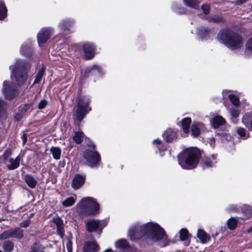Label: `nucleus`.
Segmentation results:
<instances>
[{"label":"nucleus","instance_id":"nucleus-1","mask_svg":"<svg viewBox=\"0 0 252 252\" xmlns=\"http://www.w3.org/2000/svg\"><path fill=\"white\" fill-rule=\"evenodd\" d=\"M128 235L132 241L145 238L154 242H159L162 247L167 246L169 243L163 229L158 223L154 222L134 226L129 230Z\"/></svg>","mask_w":252,"mask_h":252},{"label":"nucleus","instance_id":"nucleus-2","mask_svg":"<svg viewBox=\"0 0 252 252\" xmlns=\"http://www.w3.org/2000/svg\"><path fill=\"white\" fill-rule=\"evenodd\" d=\"M217 38L220 43L231 50H240L243 47V37L229 29L220 30Z\"/></svg>","mask_w":252,"mask_h":252},{"label":"nucleus","instance_id":"nucleus-3","mask_svg":"<svg viewBox=\"0 0 252 252\" xmlns=\"http://www.w3.org/2000/svg\"><path fill=\"white\" fill-rule=\"evenodd\" d=\"M31 68L30 63L27 61L17 60L14 65L9 66L11 78L18 86L23 85L28 79V72Z\"/></svg>","mask_w":252,"mask_h":252},{"label":"nucleus","instance_id":"nucleus-4","mask_svg":"<svg viewBox=\"0 0 252 252\" xmlns=\"http://www.w3.org/2000/svg\"><path fill=\"white\" fill-rule=\"evenodd\" d=\"M200 156L198 149H187L178 156L179 164L183 169H193L197 165Z\"/></svg>","mask_w":252,"mask_h":252},{"label":"nucleus","instance_id":"nucleus-5","mask_svg":"<svg viewBox=\"0 0 252 252\" xmlns=\"http://www.w3.org/2000/svg\"><path fill=\"white\" fill-rule=\"evenodd\" d=\"M76 208L79 214L83 216H94L99 213V210L98 204L91 197L82 198Z\"/></svg>","mask_w":252,"mask_h":252},{"label":"nucleus","instance_id":"nucleus-6","mask_svg":"<svg viewBox=\"0 0 252 252\" xmlns=\"http://www.w3.org/2000/svg\"><path fill=\"white\" fill-rule=\"evenodd\" d=\"M90 98L88 96L81 95L78 97L77 109L74 114V122L79 125L86 115L91 110L89 106Z\"/></svg>","mask_w":252,"mask_h":252},{"label":"nucleus","instance_id":"nucleus-7","mask_svg":"<svg viewBox=\"0 0 252 252\" xmlns=\"http://www.w3.org/2000/svg\"><path fill=\"white\" fill-rule=\"evenodd\" d=\"M83 156L91 167L97 166L100 162V156L97 151L87 150L85 151Z\"/></svg>","mask_w":252,"mask_h":252},{"label":"nucleus","instance_id":"nucleus-8","mask_svg":"<svg viewBox=\"0 0 252 252\" xmlns=\"http://www.w3.org/2000/svg\"><path fill=\"white\" fill-rule=\"evenodd\" d=\"M2 92L8 99H13L17 94L16 86L7 81H4L3 83Z\"/></svg>","mask_w":252,"mask_h":252},{"label":"nucleus","instance_id":"nucleus-9","mask_svg":"<svg viewBox=\"0 0 252 252\" xmlns=\"http://www.w3.org/2000/svg\"><path fill=\"white\" fill-rule=\"evenodd\" d=\"M107 224L105 220H89L87 221L86 225L87 229L89 232L96 231L97 229H101ZM101 231H100V233Z\"/></svg>","mask_w":252,"mask_h":252},{"label":"nucleus","instance_id":"nucleus-10","mask_svg":"<svg viewBox=\"0 0 252 252\" xmlns=\"http://www.w3.org/2000/svg\"><path fill=\"white\" fill-rule=\"evenodd\" d=\"M52 33V30L50 28H42L38 32L37 37L39 46L45 43Z\"/></svg>","mask_w":252,"mask_h":252},{"label":"nucleus","instance_id":"nucleus-11","mask_svg":"<svg viewBox=\"0 0 252 252\" xmlns=\"http://www.w3.org/2000/svg\"><path fill=\"white\" fill-rule=\"evenodd\" d=\"M73 23L74 21L72 19H67L61 21L58 26L63 34L67 35L71 33L70 28Z\"/></svg>","mask_w":252,"mask_h":252},{"label":"nucleus","instance_id":"nucleus-12","mask_svg":"<svg viewBox=\"0 0 252 252\" xmlns=\"http://www.w3.org/2000/svg\"><path fill=\"white\" fill-rule=\"evenodd\" d=\"M83 51L85 58L87 60H90L94 55L95 46L92 43L86 42L83 45Z\"/></svg>","mask_w":252,"mask_h":252},{"label":"nucleus","instance_id":"nucleus-13","mask_svg":"<svg viewBox=\"0 0 252 252\" xmlns=\"http://www.w3.org/2000/svg\"><path fill=\"white\" fill-rule=\"evenodd\" d=\"M20 162V158L18 156L15 158H9L5 161V164L8 169L12 170L17 168L19 166Z\"/></svg>","mask_w":252,"mask_h":252},{"label":"nucleus","instance_id":"nucleus-14","mask_svg":"<svg viewBox=\"0 0 252 252\" xmlns=\"http://www.w3.org/2000/svg\"><path fill=\"white\" fill-rule=\"evenodd\" d=\"M216 158V155H212L211 157L205 158L201 163L202 167L205 168L214 166L217 163Z\"/></svg>","mask_w":252,"mask_h":252},{"label":"nucleus","instance_id":"nucleus-15","mask_svg":"<svg viewBox=\"0 0 252 252\" xmlns=\"http://www.w3.org/2000/svg\"><path fill=\"white\" fill-rule=\"evenodd\" d=\"M85 178V176L76 174L72 180V188L74 189H78L80 188L84 184Z\"/></svg>","mask_w":252,"mask_h":252},{"label":"nucleus","instance_id":"nucleus-16","mask_svg":"<svg viewBox=\"0 0 252 252\" xmlns=\"http://www.w3.org/2000/svg\"><path fill=\"white\" fill-rule=\"evenodd\" d=\"M197 34L202 40H205L213 34V32L211 30L201 27L197 29Z\"/></svg>","mask_w":252,"mask_h":252},{"label":"nucleus","instance_id":"nucleus-17","mask_svg":"<svg viewBox=\"0 0 252 252\" xmlns=\"http://www.w3.org/2000/svg\"><path fill=\"white\" fill-rule=\"evenodd\" d=\"M99 246L94 242H86L84 244V252H98Z\"/></svg>","mask_w":252,"mask_h":252},{"label":"nucleus","instance_id":"nucleus-18","mask_svg":"<svg viewBox=\"0 0 252 252\" xmlns=\"http://www.w3.org/2000/svg\"><path fill=\"white\" fill-rule=\"evenodd\" d=\"M20 52L25 57H31L32 53L31 42L29 41L28 43H24L21 46Z\"/></svg>","mask_w":252,"mask_h":252},{"label":"nucleus","instance_id":"nucleus-19","mask_svg":"<svg viewBox=\"0 0 252 252\" xmlns=\"http://www.w3.org/2000/svg\"><path fill=\"white\" fill-rule=\"evenodd\" d=\"M204 127V125L202 123L194 122L191 128L192 135L195 137L198 136L200 133V130Z\"/></svg>","mask_w":252,"mask_h":252},{"label":"nucleus","instance_id":"nucleus-20","mask_svg":"<svg viewBox=\"0 0 252 252\" xmlns=\"http://www.w3.org/2000/svg\"><path fill=\"white\" fill-rule=\"evenodd\" d=\"M162 136L167 142H170L176 137V132L173 129L169 128L164 132Z\"/></svg>","mask_w":252,"mask_h":252},{"label":"nucleus","instance_id":"nucleus-21","mask_svg":"<svg viewBox=\"0 0 252 252\" xmlns=\"http://www.w3.org/2000/svg\"><path fill=\"white\" fill-rule=\"evenodd\" d=\"M243 124L252 131V112L246 113L242 118Z\"/></svg>","mask_w":252,"mask_h":252},{"label":"nucleus","instance_id":"nucleus-22","mask_svg":"<svg viewBox=\"0 0 252 252\" xmlns=\"http://www.w3.org/2000/svg\"><path fill=\"white\" fill-rule=\"evenodd\" d=\"M101 68L100 66L97 65H94L92 66L88 67L85 70L86 74L88 76L90 73L92 74L100 75L101 74Z\"/></svg>","mask_w":252,"mask_h":252},{"label":"nucleus","instance_id":"nucleus-23","mask_svg":"<svg viewBox=\"0 0 252 252\" xmlns=\"http://www.w3.org/2000/svg\"><path fill=\"white\" fill-rule=\"evenodd\" d=\"M6 103L0 98V121L5 120L7 117L6 114Z\"/></svg>","mask_w":252,"mask_h":252},{"label":"nucleus","instance_id":"nucleus-24","mask_svg":"<svg viewBox=\"0 0 252 252\" xmlns=\"http://www.w3.org/2000/svg\"><path fill=\"white\" fill-rule=\"evenodd\" d=\"M225 122L224 119L220 116L215 117L212 120V125L214 128H216L220 126L223 125Z\"/></svg>","mask_w":252,"mask_h":252},{"label":"nucleus","instance_id":"nucleus-25","mask_svg":"<svg viewBox=\"0 0 252 252\" xmlns=\"http://www.w3.org/2000/svg\"><path fill=\"white\" fill-rule=\"evenodd\" d=\"M197 237L203 244L207 243L210 239L209 235L207 234L204 230L201 229L198 230Z\"/></svg>","mask_w":252,"mask_h":252},{"label":"nucleus","instance_id":"nucleus-26","mask_svg":"<svg viewBox=\"0 0 252 252\" xmlns=\"http://www.w3.org/2000/svg\"><path fill=\"white\" fill-rule=\"evenodd\" d=\"M180 239L182 241H184V245L186 246L189 245L190 241L188 240L189 233L186 229L182 228L180 232Z\"/></svg>","mask_w":252,"mask_h":252},{"label":"nucleus","instance_id":"nucleus-27","mask_svg":"<svg viewBox=\"0 0 252 252\" xmlns=\"http://www.w3.org/2000/svg\"><path fill=\"white\" fill-rule=\"evenodd\" d=\"M153 144L154 145L157 146V148L158 149L159 152L160 154V156H162L163 154H162V152L166 151L167 149V145H163L162 143V141L159 139H155L153 141Z\"/></svg>","mask_w":252,"mask_h":252},{"label":"nucleus","instance_id":"nucleus-28","mask_svg":"<svg viewBox=\"0 0 252 252\" xmlns=\"http://www.w3.org/2000/svg\"><path fill=\"white\" fill-rule=\"evenodd\" d=\"M115 247L118 249L127 250L129 248V246L127 240L121 239L115 242Z\"/></svg>","mask_w":252,"mask_h":252},{"label":"nucleus","instance_id":"nucleus-29","mask_svg":"<svg viewBox=\"0 0 252 252\" xmlns=\"http://www.w3.org/2000/svg\"><path fill=\"white\" fill-rule=\"evenodd\" d=\"M230 115H231V121L234 123L236 124L237 122V118L239 117L240 114V111L237 109L235 108H230L228 109Z\"/></svg>","mask_w":252,"mask_h":252},{"label":"nucleus","instance_id":"nucleus-30","mask_svg":"<svg viewBox=\"0 0 252 252\" xmlns=\"http://www.w3.org/2000/svg\"><path fill=\"white\" fill-rule=\"evenodd\" d=\"M244 55L247 57L252 56V37L250 38L246 43Z\"/></svg>","mask_w":252,"mask_h":252},{"label":"nucleus","instance_id":"nucleus-31","mask_svg":"<svg viewBox=\"0 0 252 252\" xmlns=\"http://www.w3.org/2000/svg\"><path fill=\"white\" fill-rule=\"evenodd\" d=\"M25 182L28 186L31 188H35L37 184V181L34 178L29 174L25 176Z\"/></svg>","mask_w":252,"mask_h":252},{"label":"nucleus","instance_id":"nucleus-32","mask_svg":"<svg viewBox=\"0 0 252 252\" xmlns=\"http://www.w3.org/2000/svg\"><path fill=\"white\" fill-rule=\"evenodd\" d=\"M11 238H21L23 237V231L20 228L17 227L10 229Z\"/></svg>","mask_w":252,"mask_h":252},{"label":"nucleus","instance_id":"nucleus-33","mask_svg":"<svg viewBox=\"0 0 252 252\" xmlns=\"http://www.w3.org/2000/svg\"><path fill=\"white\" fill-rule=\"evenodd\" d=\"M76 199V195H73L72 196H70L66 198L62 202V204L64 207L71 206L74 204Z\"/></svg>","mask_w":252,"mask_h":252},{"label":"nucleus","instance_id":"nucleus-34","mask_svg":"<svg viewBox=\"0 0 252 252\" xmlns=\"http://www.w3.org/2000/svg\"><path fill=\"white\" fill-rule=\"evenodd\" d=\"M184 3L191 8L197 9L199 7L200 1L199 0H183Z\"/></svg>","mask_w":252,"mask_h":252},{"label":"nucleus","instance_id":"nucleus-35","mask_svg":"<svg viewBox=\"0 0 252 252\" xmlns=\"http://www.w3.org/2000/svg\"><path fill=\"white\" fill-rule=\"evenodd\" d=\"M50 151L52 154L53 158L56 160L60 158L61 155V149L58 147H52L50 148Z\"/></svg>","mask_w":252,"mask_h":252},{"label":"nucleus","instance_id":"nucleus-36","mask_svg":"<svg viewBox=\"0 0 252 252\" xmlns=\"http://www.w3.org/2000/svg\"><path fill=\"white\" fill-rule=\"evenodd\" d=\"M191 120L189 118H185L182 120V126L183 131L185 133H187L189 131V128Z\"/></svg>","mask_w":252,"mask_h":252},{"label":"nucleus","instance_id":"nucleus-37","mask_svg":"<svg viewBox=\"0 0 252 252\" xmlns=\"http://www.w3.org/2000/svg\"><path fill=\"white\" fill-rule=\"evenodd\" d=\"M85 135L82 131L75 132L73 139L76 144H80L83 140Z\"/></svg>","mask_w":252,"mask_h":252},{"label":"nucleus","instance_id":"nucleus-38","mask_svg":"<svg viewBox=\"0 0 252 252\" xmlns=\"http://www.w3.org/2000/svg\"><path fill=\"white\" fill-rule=\"evenodd\" d=\"M238 221L236 218H231L227 221V225L228 228L230 230L235 229L238 224Z\"/></svg>","mask_w":252,"mask_h":252},{"label":"nucleus","instance_id":"nucleus-39","mask_svg":"<svg viewBox=\"0 0 252 252\" xmlns=\"http://www.w3.org/2000/svg\"><path fill=\"white\" fill-rule=\"evenodd\" d=\"M7 11L4 2L2 0H0V20H2L6 17Z\"/></svg>","mask_w":252,"mask_h":252},{"label":"nucleus","instance_id":"nucleus-40","mask_svg":"<svg viewBox=\"0 0 252 252\" xmlns=\"http://www.w3.org/2000/svg\"><path fill=\"white\" fill-rule=\"evenodd\" d=\"M207 20L209 22L219 23L223 21V17L221 15H214L207 17Z\"/></svg>","mask_w":252,"mask_h":252},{"label":"nucleus","instance_id":"nucleus-41","mask_svg":"<svg viewBox=\"0 0 252 252\" xmlns=\"http://www.w3.org/2000/svg\"><path fill=\"white\" fill-rule=\"evenodd\" d=\"M2 248L5 252H10L14 248V244L10 241H6L4 242Z\"/></svg>","mask_w":252,"mask_h":252},{"label":"nucleus","instance_id":"nucleus-42","mask_svg":"<svg viewBox=\"0 0 252 252\" xmlns=\"http://www.w3.org/2000/svg\"><path fill=\"white\" fill-rule=\"evenodd\" d=\"M44 70L45 69L43 67L39 69L38 71L35 76V78L33 82V85L40 82L44 74Z\"/></svg>","mask_w":252,"mask_h":252},{"label":"nucleus","instance_id":"nucleus-43","mask_svg":"<svg viewBox=\"0 0 252 252\" xmlns=\"http://www.w3.org/2000/svg\"><path fill=\"white\" fill-rule=\"evenodd\" d=\"M237 133L243 139H246L249 137V133L244 128H238L237 130Z\"/></svg>","mask_w":252,"mask_h":252},{"label":"nucleus","instance_id":"nucleus-44","mask_svg":"<svg viewBox=\"0 0 252 252\" xmlns=\"http://www.w3.org/2000/svg\"><path fill=\"white\" fill-rule=\"evenodd\" d=\"M228 97L231 103L235 106H238L240 104V101L238 97L233 94H230L228 95Z\"/></svg>","mask_w":252,"mask_h":252},{"label":"nucleus","instance_id":"nucleus-45","mask_svg":"<svg viewBox=\"0 0 252 252\" xmlns=\"http://www.w3.org/2000/svg\"><path fill=\"white\" fill-rule=\"evenodd\" d=\"M11 238L10 229L6 230L0 235V240H3Z\"/></svg>","mask_w":252,"mask_h":252},{"label":"nucleus","instance_id":"nucleus-46","mask_svg":"<svg viewBox=\"0 0 252 252\" xmlns=\"http://www.w3.org/2000/svg\"><path fill=\"white\" fill-rule=\"evenodd\" d=\"M12 154L11 150L10 149H7L5 150L3 154V158L4 161L7 160Z\"/></svg>","mask_w":252,"mask_h":252},{"label":"nucleus","instance_id":"nucleus-47","mask_svg":"<svg viewBox=\"0 0 252 252\" xmlns=\"http://www.w3.org/2000/svg\"><path fill=\"white\" fill-rule=\"evenodd\" d=\"M53 222L56 224L57 227L63 225V221L62 220L58 217L54 218Z\"/></svg>","mask_w":252,"mask_h":252},{"label":"nucleus","instance_id":"nucleus-48","mask_svg":"<svg viewBox=\"0 0 252 252\" xmlns=\"http://www.w3.org/2000/svg\"><path fill=\"white\" fill-rule=\"evenodd\" d=\"M227 210L229 212H237L239 210V207L237 205L231 204L228 206L227 208Z\"/></svg>","mask_w":252,"mask_h":252},{"label":"nucleus","instance_id":"nucleus-49","mask_svg":"<svg viewBox=\"0 0 252 252\" xmlns=\"http://www.w3.org/2000/svg\"><path fill=\"white\" fill-rule=\"evenodd\" d=\"M72 242L69 237L67 238L66 242V247L67 250L68 252H72Z\"/></svg>","mask_w":252,"mask_h":252},{"label":"nucleus","instance_id":"nucleus-50","mask_svg":"<svg viewBox=\"0 0 252 252\" xmlns=\"http://www.w3.org/2000/svg\"><path fill=\"white\" fill-rule=\"evenodd\" d=\"M201 9H202V10L203 11V13L205 15H207L210 12V6L208 4H204L202 5Z\"/></svg>","mask_w":252,"mask_h":252},{"label":"nucleus","instance_id":"nucleus-51","mask_svg":"<svg viewBox=\"0 0 252 252\" xmlns=\"http://www.w3.org/2000/svg\"><path fill=\"white\" fill-rule=\"evenodd\" d=\"M47 104V101L45 99H42L39 103L38 108L40 109L44 108Z\"/></svg>","mask_w":252,"mask_h":252},{"label":"nucleus","instance_id":"nucleus-52","mask_svg":"<svg viewBox=\"0 0 252 252\" xmlns=\"http://www.w3.org/2000/svg\"><path fill=\"white\" fill-rule=\"evenodd\" d=\"M58 234L61 237H63L64 235V229L63 225L57 227Z\"/></svg>","mask_w":252,"mask_h":252},{"label":"nucleus","instance_id":"nucleus-53","mask_svg":"<svg viewBox=\"0 0 252 252\" xmlns=\"http://www.w3.org/2000/svg\"><path fill=\"white\" fill-rule=\"evenodd\" d=\"M30 221L29 220H27L22 222L21 224V226L23 227H27L30 224Z\"/></svg>","mask_w":252,"mask_h":252},{"label":"nucleus","instance_id":"nucleus-54","mask_svg":"<svg viewBox=\"0 0 252 252\" xmlns=\"http://www.w3.org/2000/svg\"><path fill=\"white\" fill-rule=\"evenodd\" d=\"M21 138L23 141V144L25 145L27 140V135L25 133H23Z\"/></svg>","mask_w":252,"mask_h":252},{"label":"nucleus","instance_id":"nucleus-55","mask_svg":"<svg viewBox=\"0 0 252 252\" xmlns=\"http://www.w3.org/2000/svg\"><path fill=\"white\" fill-rule=\"evenodd\" d=\"M38 245L36 244H34L32 247V252H38L36 248Z\"/></svg>","mask_w":252,"mask_h":252},{"label":"nucleus","instance_id":"nucleus-56","mask_svg":"<svg viewBox=\"0 0 252 252\" xmlns=\"http://www.w3.org/2000/svg\"><path fill=\"white\" fill-rule=\"evenodd\" d=\"M246 210L250 213L252 214V206H246Z\"/></svg>","mask_w":252,"mask_h":252},{"label":"nucleus","instance_id":"nucleus-57","mask_svg":"<svg viewBox=\"0 0 252 252\" xmlns=\"http://www.w3.org/2000/svg\"><path fill=\"white\" fill-rule=\"evenodd\" d=\"M210 143L211 146L213 147L215 144V139L214 138H211L210 139Z\"/></svg>","mask_w":252,"mask_h":252},{"label":"nucleus","instance_id":"nucleus-58","mask_svg":"<svg viewBox=\"0 0 252 252\" xmlns=\"http://www.w3.org/2000/svg\"><path fill=\"white\" fill-rule=\"evenodd\" d=\"M247 232L248 233H252V226L250 228H249L248 229H247Z\"/></svg>","mask_w":252,"mask_h":252},{"label":"nucleus","instance_id":"nucleus-59","mask_svg":"<svg viewBox=\"0 0 252 252\" xmlns=\"http://www.w3.org/2000/svg\"><path fill=\"white\" fill-rule=\"evenodd\" d=\"M229 93V91H223L222 92L223 96H224L226 95V94Z\"/></svg>","mask_w":252,"mask_h":252},{"label":"nucleus","instance_id":"nucleus-60","mask_svg":"<svg viewBox=\"0 0 252 252\" xmlns=\"http://www.w3.org/2000/svg\"><path fill=\"white\" fill-rule=\"evenodd\" d=\"M60 165L62 166V167H63L65 165V162L64 161H60Z\"/></svg>","mask_w":252,"mask_h":252},{"label":"nucleus","instance_id":"nucleus-61","mask_svg":"<svg viewBox=\"0 0 252 252\" xmlns=\"http://www.w3.org/2000/svg\"><path fill=\"white\" fill-rule=\"evenodd\" d=\"M112 252V250L110 249H106L104 252Z\"/></svg>","mask_w":252,"mask_h":252},{"label":"nucleus","instance_id":"nucleus-62","mask_svg":"<svg viewBox=\"0 0 252 252\" xmlns=\"http://www.w3.org/2000/svg\"><path fill=\"white\" fill-rule=\"evenodd\" d=\"M174 10L176 12H178V13H183V12H182L181 11H178L177 9H175V8H174Z\"/></svg>","mask_w":252,"mask_h":252},{"label":"nucleus","instance_id":"nucleus-63","mask_svg":"<svg viewBox=\"0 0 252 252\" xmlns=\"http://www.w3.org/2000/svg\"><path fill=\"white\" fill-rule=\"evenodd\" d=\"M222 252V251H219V252Z\"/></svg>","mask_w":252,"mask_h":252},{"label":"nucleus","instance_id":"nucleus-64","mask_svg":"<svg viewBox=\"0 0 252 252\" xmlns=\"http://www.w3.org/2000/svg\"><path fill=\"white\" fill-rule=\"evenodd\" d=\"M251 9H252V6H251Z\"/></svg>","mask_w":252,"mask_h":252}]
</instances>
